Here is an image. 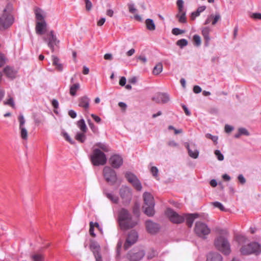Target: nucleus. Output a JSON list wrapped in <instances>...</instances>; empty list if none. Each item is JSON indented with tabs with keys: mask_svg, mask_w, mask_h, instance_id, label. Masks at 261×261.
I'll return each mask as SVG.
<instances>
[{
	"mask_svg": "<svg viewBox=\"0 0 261 261\" xmlns=\"http://www.w3.org/2000/svg\"><path fill=\"white\" fill-rule=\"evenodd\" d=\"M118 221L121 228L124 230L134 227L138 223V219L133 218L128 211L125 208L119 211Z\"/></svg>",
	"mask_w": 261,
	"mask_h": 261,
	"instance_id": "1",
	"label": "nucleus"
},
{
	"mask_svg": "<svg viewBox=\"0 0 261 261\" xmlns=\"http://www.w3.org/2000/svg\"><path fill=\"white\" fill-rule=\"evenodd\" d=\"M228 234L227 230H222L221 235L218 237L214 242L215 247L225 254H228L230 252V244L226 238Z\"/></svg>",
	"mask_w": 261,
	"mask_h": 261,
	"instance_id": "2",
	"label": "nucleus"
},
{
	"mask_svg": "<svg viewBox=\"0 0 261 261\" xmlns=\"http://www.w3.org/2000/svg\"><path fill=\"white\" fill-rule=\"evenodd\" d=\"M143 198L144 205L143 208L144 213L149 217L153 216L155 213L154 201L152 195L149 192H145L143 193Z\"/></svg>",
	"mask_w": 261,
	"mask_h": 261,
	"instance_id": "3",
	"label": "nucleus"
},
{
	"mask_svg": "<svg viewBox=\"0 0 261 261\" xmlns=\"http://www.w3.org/2000/svg\"><path fill=\"white\" fill-rule=\"evenodd\" d=\"M12 10L11 5H8L4 9L2 17L0 18V29L2 27L8 28L14 22V18L10 14Z\"/></svg>",
	"mask_w": 261,
	"mask_h": 261,
	"instance_id": "4",
	"label": "nucleus"
},
{
	"mask_svg": "<svg viewBox=\"0 0 261 261\" xmlns=\"http://www.w3.org/2000/svg\"><path fill=\"white\" fill-rule=\"evenodd\" d=\"M92 163L94 166L105 165L107 161L106 154L99 149L95 148L90 156Z\"/></svg>",
	"mask_w": 261,
	"mask_h": 261,
	"instance_id": "5",
	"label": "nucleus"
},
{
	"mask_svg": "<svg viewBox=\"0 0 261 261\" xmlns=\"http://www.w3.org/2000/svg\"><path fill=\"white\" fill-rule=\"evenodd\" d=\"M240 252L243 255L259 254L261 252V245L257 242L250 243L243 246L240 249Z\"/></svg>",
	"mask_w": 261,
	"mask_h": 261,
	"instance_id": "6",
	"label": "nucleus"
},
{
	"mask_svg": "<svg viewBox=\"0 0 261 261\" xmlns=\"http://www.w3.org/2000/svg\"><path fill=\"white\" fill-rule=\"evenodd\" d=\"M194 232L198 236L204 238L210 233L211 229L206 224L201 221H197L194 227Z\"/></svg>",
	"mask_w": 261,
	"mask_h": 261,
	"instance_id": "7",
	"label": "nucleus"
},
{
	"mask_svg": "<svg viewBox=\"0 0 261 261\" xmlns=\"http://www.w3.org/2000/svg\"><path fill=\"white\" fill-rule=\"evenodd\" d=\"M43 39L47 43L52 52L55 51V47L57 46L60 42L53 31H51L47 34L46 36L44 37Z\"/></svg>",
	"mask_w": 261,
	"mask_h": 261,
	"instance_id": "8",
	"label": "nucleus"
},
{
	"mask_svg": "<svg viewBox=\"0 0 261 261\" xmlns=\"http://www.w3.org/2000/svg\"><path fill=\"white\" fill-rule=\"evenodd\" d=\"M119 194L124 204L130 202L132 198V192L130 188L122 186L119 190Z\"/></svg>",
	"mask_w": 261,
	"mask_h": 261,
	"instance_id": "9",
	"label": "nucleus"
},
{
	"mask_svg": "<svg viewBox=\"0 0 261 261\" xmlns=\"http://www.w3.org/2000/svg\"><path fill=\"white\" fill-rule=\"evenodd\" d=\"M166 215L172 223L179 224L185 221L184 214L182 215H179L170 208L167 209Z\"/></svg>",
	"mask_w": 261,
	"mask_h": 261,
	"instance_id": "10",
	"label": "nucleus"
},
{
	"mask_svg": "<svg viewBox=\"0 0 261 261\" xmlns=\"http://www.w3.org/2000/svg\"><path fill=\"white\" fill-rule=\"evenodd\" d=\"M103 176L106 180L111 184H114L117 180L116 172L110 167L106 166L103 170Z\"/></svg>",
	"mask_w": 261,
	"mask_h": 261,
	"instance_id": "11",
	"label": "nucleus"
},
{
	"mask_svg": "<svg viewBox=\"0 0 261 261\" xmlns=\"http://www.w3.org/2000/svg\"><path fill=\"white\" fill-rule=\"evenodd\" d=\"M125 177L136 190L139 191L142 190V186L141 183L135 174L131 172H127L125 173Z\"/></svg>",
	"mask_w": 261,
	"mask_h": 261,
	"instance_id": "12",
	"label": "nucleus"
},
{
	"mask_svg": "<svg viewBox=\"0 0 261 261\" xmlns=\"http://www.w3.org/2000/svg\"><path fill=\"white\" fill-rule=\"evenodd\" d=\"M145 255L143 250H134L127 255V258L130 261H138L141 259Z\"/></svg>",
	"mask_w": 261,
	"mask_h": 261,
	"instance_id": "13",
	"label": "nucleus"
},
{
	"mask_svg": "<svg viewBox=\"0 0 261 261\" xmlns=\"http://www.w3.org/2000/svg\"><path fill=\"white\" fill-rule=\"evenodd\" d=\"M100 246L97 242L94 241H91L90 249L93 252L96 261H102L101 255L100 253Z\"/></svg>",
	"mask_w": 261,
	"mask_h": 261,
	"instance_id": "14",
	"label": "nucleus"
},
{
	"mask_svg": "<svg viewBox=\"0 0 261 261\" xmlns=\"http://www.w3.org/2000/svg\"><path fill=\"white\" fill-rule=\"evenodd\" d=\"M109 163L113 168L117 169L122 165L123 160L121 155L115 154L110 157Z\"/></svg>",
	"mask_w": 261,
	"mask_h": 261,
	"instance_id": "15",
	"label": "nucleus"
},
{
	"mask_svg": "<svg viewBox=\"0 0 261 261\" xmlns=\"http://www.w3.org/2000/svg\"><path fill=\"white\" fill-rule=\"evenodd\" d=\"M138 238V235L136 231H132L128 235L124 244V249L127 250L131 245L135 243Z\"/></svg>",
	"mask_w": 261,
	"mask_h": 261,
	"instance_id": "16",
	"label": "nucleus"
},
{
	"mask_svg": "<svg viewBox=\"0 0 261 261\" xmlns=\"http://www.w3.org/2000/svg\"><path fill=\"white\" fill-rule=\"evenodd\" d=\"M153 101L156 103H167L170 100L169 95L165 93H158L153 98Z\"/></svg>",
	"mask_w": 261,
	"mask_h": 261,
	"instance_id": "17",
	"label": "nucleus"
},
{
	"mask_svg": "<svg viewBox=\"0 0 261 261\" xmlns=\"http://www.w3.org/2000/svg\"><path fill=\"white\" fill-rule=\"evenodd\" d=\"M185 146L188 149V153L190 157L193 159H197L198 157L199 151L195 144L190 145L188 143H186Z\"/></svg>",
	"mask_w": 261,
	"mask_h": 261,
	"instance_id": "18",
	"label": "nucleus"
},
{
	"mask_svg": "<svg viewBox=\"0 0 261 261\" xmlns=\"http://www.w3.org/2000/svg\"><path fill=\"white\" fill-rule=\"evenodd\" d=\"M145 226L147 232L150 234H154L159 230V226L158 224L151 220H147L146 221Z\"/></svg>",
	"mask_w": 261,
	"mask_h": 261,
	"instance_id": "19",
	"label": "nucleus"
},
{
	"mask_svg": "<svg viewBox=\"0 0 261 261\" xmlns=\"http://www.w3.org/2000/svg\"><path fill=\"white\" fill-rule=\"evenodd\" d=\"M47 23L46 21H36L35 31L38 35H42L46 31Z\"/></svg>",
	"mask_w": 261,
	"mask_h": 261,
	"instance_id": "20",
	"label": "nucleus"
},
{
	"mask_svg": "<svg viewBox=\"0 0 261 261\" xmlns=\"http://www.w3.org/2000/svg\"><path fill=\"white\" fill-rule=\"evenodd\" d=\"M34 12L35 16L36 21H45V18L46 16L45 12L38 7H35L34 9Z\"/></svg>",
	"mask_w": 261,
	"mask_h": 261,
	"instance_id": "21",
	"label": "nucleus"
},
{
	"mask_svg": "<svg viewBox=\"0 0 261 261\" xmlns=\"http://www.w3.org/2000/svg\"><path fill=\"white\" fill-rule=\"evenodd\" d=\"M185 217V221H186L187 225L191 227L194 220L199 217L198 214H184Z\"/></svg>",
	"mask_w": 261,
	"mask_h": 261,
	"instance_id": "22",
	"label": "nucleus"
},
{
	"mask_svg": "<svg viewBox=\"0 0 261 261\" xmlns=\"http://www.w3.org/2000/svg\"><path fill=\"white\" fill-rule=\"evenodd\" d=\"M90 101L89 98L87 96L81 97L79 99V106L88 109L89 108Z\"/></svg>",
	"mask_w": 261,
	"mask_h": 261,
	"instance_id": "23",
	"label": "nucleus"
},
{
	"mask_svg": "<svg viewBox=\"0 0 261 261\" xmlns=\"http://www.w3.org/2000/svg\"><path fill=\"white\" fill-rule=\"evenodd\" d=\"M80 89V84L79 83H75L71 84L69 87V93L72 96L76 95V92Z\"/></svg>",
	"mask_w": 261,
	"mask_h": 261,
	"instance_id": "24",
	"label": "nucleus"
},
{
	"mask_svg": "<svg viewBox=\"0 0 261 261\" xmlns=\"http://www.w3.org/2000/svg\"><path fill=\"white\" fill-rule=\"evenodd\" d=\"M53 64L56 66V68L59 71L63 70V65L60 63V59L56 56H52Z\"/></svg>",
	"mask_w": 261,
	"mask_h": 261,
	"instance_id": "25",
	"label": "nucleus"
},
{
	"mask_svg": "<svg viewBox=\"0 0 261 261\" xmlns=\"http://www.w3.org/2000/svg\"><path fill=\"white\" fill-rule=\"evenodd\" d=\"M206 261H222V257L219 253H211L208 255Z\"/></svg>",
	"mask_w": 261,
	"mask_h": 261,
	"instance_id": "26",
	"label": "nucleus"
},
{
	"mask_svg": "<svg viewBox=\"0 0 261 261\" xmlns=\"http://www.w3.org/2000/svg\"><path fill=\"white\" fill-rule=\"evenodd\" d=\"M4 71L6 76L9 78L13 79L15 77L16 71L10 67H6L4 68Z\"/></svg>",
	"mask_w": 261,
	"mask_h": 261,
	"instance_id": "27",
	"label": "nucleus"
},
{
	"mask_svg": "<svg viewBox=\"0 0 261 261\" xmlns=\"http://www.w3.org/2000/svg\"><path fill=\"white\" fill-rule=\"evenodd\" d=\"M202 35L205 40L206 43L207 44L208 43L209 41L210 40V37L209 36V34L210 32V29L208 27H204L202 29Z\"/></svg>",
	"mask_w": 261,
	"mask_h": 261,
	"instance_id": "28",
	"label": "nucleus"
},
{
	"mask_svg": "<svg viewBox=\"0 0 261 261\" xmlns=\"http://www.w3.org/2000/svg\"><path fill=\"white\" fill-rule=\"evenodd\" d=\"M106 197L112 202L117 203L119 201V197L112 192H105Z\"/></svg>",
	"mask_w": 261,
	"mask_h": 261,
	"instance_id": "29",
	"label": "nucleus"
},
{
	"mask_svg": "<svg viewBox=\"0 0 261 261\" xmlns=\"http://www.w3.org/2000/svg\"><path fill=\"white\" fill-rule=\"evenodd\" d=\"M186 12L185 10L178 11L176 17L178 18V21L180 23H185L186 22Z\"/></svg>",
	"mask_w": 261,
	"mask_h": 261,
	"instance_id": "30",
	"label": "nucleus"
},
{
	"mask_svg": "<svg viewBox=\"0 0 261 261\" xmlns=\"http://www.w3.org/2000/svg\"><path fill=\"white\" fill-rule=\"evenodd\" d=\"M146 28L149 31H154L155 29V25L153 20L150 18H147L145 20Z\"/></svg>",
	"mask_w": 261,
	"mask_h": 261,
	"instance_id": "31",
	"label": "nucleus"
},
{
	"mask_svg": "<svg viewBox=\"0 0 261 261\" xmlns=\"http://www.w3.org/2000/svg\"><path fill=\"white\" fill-rule=\"evenodd\" d=\"M244 135L246 136H248L250 135L248 131L245 128H239L238 129V133L234 135V137L236 138H239L241 136Z\"/></svg>",
	"mask_w": 261,
	"mask_h": 261,
	"instance_id": "32",
	"label": "nucleus"
},
{
	"mask_svg": "<svg viewBox=\"0 0 261 261\" xmlns=\"http://www.w3.org/2000/svg\"><path fill=\"white\" fill-rule=\"evenodd\" d=\"M77 125L80 130L83 133H86L87 132V127L85 120L83 119H82L77 122Z\"/></svg>",
	"mask_w": 261,
	"mask_h": 261,
	"instance_id": "33",
	"label": "nucleus"
},
{
	"mask_svg": "<svg viewBox=\"0 0 261 261\" xmlns=\"http://www.w3.org/2000/svg\"><path fill=\"white\" fill-rule=\"evenodd\" d=\"M163 71V65L158 63L153 68L152 73L154 75H159Z\"/></svg>",
	"mask_w": 261,
	"mask_h": 261,
	"instance_id": "34",
	"label": "nucleus"
},
{
	"mask_svg": "<svg viewBox=\"0 0 261 261\" xmlns=\"http://www.w3.org/2000/svg\"><path fill=\"white\" fill-rule=\"evenodd\" d=\"M95 146L98 147V149H99L100 150H102L104 152L110 151L109 146L104 143H97L95 144Z\"/></svg>",
	"mask_w": 261,
	"mask_h": 261,
	"instance_id": "35",
	"label": "nucleus"
},
{
	"mask_svg": "<svg viewBox=\"0 0 261 261\" xmlns=\"http://www.w3.org/2000/svg\"><path fill=\"white\" fill-rule=\"evenodd\" d=\"M5 105H8L11 106L12 108L15 109V105L14 99L12 97L8 96V98L4 101Z\"/></svg>",
	"mask_w": 261,
	"mask_h": 261,
	"instance_id": "36",
	"label": "nucleus"
},
{
	"mask_svg": "<svg viewBox=\"0 0 261 261\" xmlns=\"http://www.w3.org/2000/svg\"><path fill=\"white\" fill-rule=\"evenodd\" d=\"M20 129V134L21 139L27 140L28 138V133L25 127L19 128Z\"/></svg>",
	"mask_w": 261,
	"mask_h": 261,
	"instance_id": "37",
	"label": "nucleus"
},
{
	"mask_svg": "<svg viewBox=\"0 0 261 261\" xmlns=\"http://www.w3.org/2000/svg\"><path fill=\"white\" fill-rule=\"evenodd\" d=\"M85 133H77L75 135V139L78 141L83 143L86 140V136L84 134Z\"/></svg>",
	"mask_w": 261,
	"mask_h": 261,
	"instance_id": "38",
	"label": "nucleus"
},
{
	"mask_svg": "<svg viewBox=\"0 0 261 261\" xmlns=\"http://www.w3.org/2000/svg\"><path fill=\"white\" fill-rule=\"evenodd\" d=\"M31 258L33 261H43L44 260L43 255L38 253L32 254Z\"/></svg>",
	"mask_w": 261,
	"mask_h": 261,
	"instance_id": "39",
	"label": "nucleus"
},
{
	"mask_svg": "<svg viewBox=\"0 0 261 261\" xmlns=\"http://www.w3.org/2000/svg\"><path fill=\"white\" fill-rule=\"evenodd\" d=\"M122 244H123V242L122 241H119V242H118L117 243V249H116V253H117V254H116V258L117 259H119L120 257V254H121V247H122Z\"/></svg>",
	"mask_w": 261,
	"mask_h": 261,
	"instance_id": "40",
	"label": "nucleus"
},
{
	"mask_svg": "<svg viewBox=\"0 0 261 261\" xmlns=\"http://www.w3.org/2000/svg\"><path fill=\"white\" fill-rule=\"evenodd\" d=\"M193 41L194 45L196 46H199L201 43V40L200 37L198 35H194L193 36Z\"/></svg>",
	"mask_w": 261,
	"mask_h": 261,
	"instance_id": "41",
	"label": "nucleus"
},
{
	"mask_svg": "<svg viewBox=\"0 0 261 261\" xmlns=\"http://www.w3.org/2000/svg\"><path fill=\"white\" fill-rule=\"evenodd\" d=\"M188 44V42L185 39H180L176 42V44L181 48L187 46Z\"/></svg>",
	"mask_w": 261,
	"mask_h": 261,
	"instance_id": "42",
	"label": "nucleus"
},
{
	"mask_svg": "<svg viewBox=\"0 0 261 261\" xmlns=\"http://www.w3.org/2000/svg\"><path fill=\"white\" fill-rule=\"evenodd\" d=\"M61 134L64 137V138L70 144H74L75 143L74 141L71 139L69 135L66 132L63 130L61 132Z\"/></svg>",
	"mask_w": 261,
	"mask_h": 261,
	"instance_id": "43",
	"label": "nucleus"
},
{
	"mask_svg": "<svg viewBox=\"0 0 261 261\" xmlns=\"http://www.w3.org/2000/svg\"><path fill=\"white\" fill-rule=\"evenodd\" d=\"M18 120H19V128L25 127L24 126V124H25V120L24 116H23L22 114H20L19 115V116L18 117Z\"/></svg>",
	"mask_w": 261,
	"mask_h": 261,
	"instance_id": "44",
	"label": "nucleus"
},
{
	"mask_svg": "<svg viewBox=\"0 0 261 261\" xmlns=\"http://www.w3.org/2000/svg\"><path fill=\"white\" fill-rule=\"evenodd\" d=\"M214 153L219 161H222L224 160V156L220 150H216Z\"/></svg>",
	"mask_w": 261,
	"mask_h": 261,
	"instance_id": "45",
	"label": "nucleus"
},
{
	"mask_svg": "<svg viewBox=\"0 0 261 261\" xmlns=\"http://www.w3.org/2000/svg\"><path fill=\"white\" fill-rule=\"evenodd\" d=\"M184 1L182 0H177L176 2V4L178 7V11H181L182 10H185L184 7Z\"/></svg>",
	"mask_w": 261,
	"mask_h": 261,
	"instance_id": "46",
	"label": "nucleus"
},
{
	"mask_svg": "<svg viewBox=\"0 0 261 261\" xmlns=\"http://www.w3.org/2000/svg\"><path fill=\"white\" fill-rule=\"evenodd\" d=\"M213 204L215 207L219 208L220 210H221L222 211H226L225 208H224V207L222 205V204L219 202H218V201L214 202L213 203Z\"/></svg>",
	"mask_w": 261,
	"mask_h": 261,
	"instance_id": "47",
	"label": "nucleus"
},
{
	"mask_svg": "<svg viewBox=\"0 0 261 261\" xmlns=\"http://www.w3.org/2000/svg\"><path fill=\"white\" fill-rule=\"evenodd\" d=\"M185 33V31L175 28L172 29V33L174 35H178Z\"/></svg>",
	"mask_w": 261,
	"mask_h": 261,
	"instance_id": "48",
	"label": "nucleus"
},
{
	"mask_svg": "<svg viewBox=\"0 0 261 261\" xmlns=\"http://www.w3.org/2000/svg\"><path fill=\"white\" fill-rule=\"evenodd\" d=\"M207 138L211 139L214 143H217L218 137L216 136H213L210 134H207L205 135Z\"/></svg>",
	"mask_w": 261,
	"mask_h": 261,
	"instance_id": "49",
	"label": "nucleus"
},
{
	"mask_svg": "<svg viewBox=\"0 0 261 261\" xmlns=\"http://www.w3.org/2000/svg\"><path fill=\"white\" fill-rule=\"evenodd\" d=\"M88 124L91 129L94 133H96L98 130L97 127L91 121V120H88Z\"/></svg>",
	"mask_w": 261,
	"mask_h": 261,
	"instance_id": "50",
	"label": "nucleus"
},
{
	"mask_svg": "<svg viewBox=\"0 0 261 261\" xmlns=\"http://www.w3.org/2000/svg\"><path fill=\"white\" fill-rule=\"evenodd\" d=\"M129 11L130 13L135 14L137 12V9L135 7V5L134 4H129L128 5Z\"/></svg>",
	"mask_w": 261,
	"mask_h": 261,
	"instance_id": "51",
	"label": "nucleus"
},
{
	"mask_svg": "<svg viewBox=\"0 0 261 261\" xmlns=\"http://www.w3.org/2000/svg\"><path fill=\"white\" fill-rule=\"evenodd\" d=\"M158 169L155 166H153L150 169V172L152 175L154 177H157L158 174Z\"/></svg>",
	"mask_w": 261,
	"mask_h": 261,
	"instance_id": "52",
	"label": "nucleus"
},
{
	"mask_svg": "<svg viewBox=\"0 0 261 261\" xmlns=\"http://www.w3.org/2000/svg\"><path fill=\"white\" fill-rule=\"evenodd\" d=\"M168 128L169 130H173L175 134H180L182 132V130L181 129H177L174 126H173L172 125L169 126Z\"/></svg>",
	"mask_w": 261,
	"mask_h": 261,
	"instance_id": "53",
	"label": "nucleus"
},
{
	"mask_svg": "<svg viewBox=\"0 0 261 261\" xmlns=\"http://www.w3.org/2000/svg\"><path fill=\"white\" fill-rule=\"evenodd\" d=\"M250 17L255 19H261V13H254L250 15Z\"/></svg>",
	"mask_w": 261,
	"mask_h": 261,
	"instance_id": "54",
	"label": "nucleus"
},
{
	"mask_svg": "<svg viewBox=\"0 0 261 261\" xmlns=\"http://www.w3.org/2000/svg\"><path fill=\"white\" fill-rule=\"evenodd\" d=\"M89 233L92 236L95 237V234L94 232V223L92 222L90 223Z\"/></svg>",
	"mask_w": 261,
	"mask_h": 261,
	"instance_id": "55",
	"label": "nucleus"
},
{
	"mask_svg": "<svg viewBox=\"0 0 261 261\" xmlns=\"http://www.w3.org/2000/svg\"><path fill=\"white\" fill-rule=\"evenodd\" d=\"M6 58L4 54H0V67L3 66L6 63Z\"/></svg>",
	"mask_w": 261,
	"mask_h": 261,
	"instance_id": "56",
	"label": "nucleus"
},
{
	"mask_svg": "<svg viewBox=\"0 0 261 261\" xmlns=\"http://www.w3.org/2000/svg\"><path fill=\"white\" fill-rule=\"evenodd\" d=\"M86 3V8L87 10L89 11L91 9L92 5L91 2L89 0H87L86 2H85Z\"/></svg>",
	"mask_w": 261,
	"mask_h": 261,
	"instance_id": "57",
	"label": "nucleus"
},
{
	"mask_svg": "<svg viewBox=\"0 0 261 261\" xmlns=\"http://www.w3.org/2000/svg\"><path fill=\"white\" fill-rule=\"evenodd\" d=\"M91 116L96 122H97V123L100 122L101 118L99 116H98L95 114H92L91 115Z\"/></svg>",
	"mask_w": 261,
	"mask_h": 261,
	"instance_id": "58",
	"label": "nucleus"
},
{
	"mask_svg": "<svg viewBox=\"0 0 261 261\" xmlns=\"http://www.w3.org/2000/svg\"><path fill=\"white\" fill-rule=\"evenodd\" d=\"M202 89L199 86H195L193 87V92L195 93L198 94L201 92Z\"/></svg>",
	"mask_w": 261,
	"mask_h": 261,
	"instance_id": "59",
	"label": "nucleus"
},
{
	"mask_svg": "<svg viewBox=\"0 0 261 261\" xmlns=\"http://www.w3.org/2000/svg\"><path fill=\"white\" fill-rule=\"evenodd\" d=\"M214 20L212 22V24L215 25L218 21L220 19V15L219 14H216L214 17H213Z\"/></svg>",
	"mask_w": 261,
	"mask_h": 261,
	"instance_id": "60",
	"label": "nucleus"
},
{
	"mask_svg": "<svg viewBox=\"0 0 261 261\" xmlns=\"http://www.w3.org/2000/svg\"><path fill=\"white\" fill-rule=\"evenodd\" d=\"M126 78L124 76L121 77L120 80H119V85L121 86H125L126 84Z\"/></svg>",
	"mask_w": 261,
	"mask_h": 261,
	"instance_id": "61",
	"label": "nucleus"
},
{
	"mask_svg": "<svg viewBox=\"0 0 261 261\" xmlns=\"http://www.w3.org/2000/svg\"><path fill=\"white\" fill-rule=\"evenodd\" d=\"M200 14L199 13H198V11H194V12H193L192 13H191V18L192 20H194L195 19L196 17H197V16H199Z\"/></svg>",
	"mask_w": 261,
	"mask_h": 261,
	"instance_id": "62",
	"label": "nucleus"
},
{
	"mask_svg": "<svg viewBox=\"0 0 261 261\" xmlns=\"http://www.w3.org/2000/svg\"><path fill=\"white\" fill-rule=\"evenodd\" d=\"M68 115L70 116V117L72 118H75L76 117V112L73 110H70L68 112Z\"/></svg>",
	"mask_w": 261,
	"mask_h": 261,
	"instance_id": "63",
	"label": "nucleus"
},
{
	"mask_svg": "<svg viewBox=\"0 0 261 261\" xmlns=\"http://www.w3.org/2000/svg\"><path fill=\"white\" fill-rule=\"evenodd\" d=\"M233 129V127L229 125H226L225 126V131L228 133L231 132Z\"/></svg>",
	"mask_w": 261,
	"mask_h": 261,
	"instance_id": "64",
	"label": "nucleus"
}]
</instances>
